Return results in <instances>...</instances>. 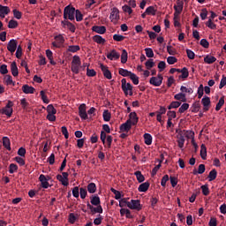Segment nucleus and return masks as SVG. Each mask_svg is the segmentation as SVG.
I'll return each instance as SVG.
<instances>
[{
    "mask_svg": "<svg viewBox=\"0 0 226 226\" xmlns=\"http://www.w3.org/2000/svg\"><path fill=\"white\" fill-rule=\"evenodd\" d=\"M158 164L152 170V176H156L158 170H160V168L162 167V160H156L155 163Z\"/></svg>",
    "mask_w": 226,
    "mask_h": 226,
    "instance_id": "2f4dec72",
    "label": "nucleus"
},
{
    "mask_svg": "<svg viewBox=\"0 0 226 226\" xmlns=\"http://www.w3.org/2000/svg\"><path fill=\"white\" fill-rule=\"evenodd\" d=\"M131 80L132 81V84H134V86L139 85V76H137L135 73H131V76H129Z\"/></svg>",
    "mask_w": 226,
    "mask_h": 226,
    "instance_id": "a18cd8bd",
    "label": "nucleus"
},
{
    "mask_svg": "<svg viewBox=\"0 0 226 226\" xmlns=\"http://www.w3.org/2000/svg\"><path fill=\"white\" fill-rule=\"evenodd\" d=\"M22 91L25 94H34V91H36V89L29 85H24L22 87Z\"/></svg>",
    "mask_w": 226,
    "mask_h": 226,
    "instance_id": "a211bd4d",
    "label": "nucleus"
},
{
    "mask_svg": "<svg viewBox=\"0 0 226 226\" xmlns=\"http://www.w3.org/2000/svg\"><path fill=\"white\" fill-rule=\"evenodd\" d=\"M178 72H180L181 79H188V76L190 75V73L188 72V69L186 67H184L182 70H179Z\"/></svg>",
    "mask_w": 226,
    "mask_h": 226,
    "instance_id": "58836bf2",
    "label": "nucleus"
},
{
    "mask_svg": "<svg viewBox=\"0 0 226 226\" xmlns=\"http://www.w3.org/2000/svg\"><path fill=\"white\" fill-rule=\"evenodd\" d=\"M2 114H4V116H7L8 117H11V115L13 114V109L4 107L2 109Z\"/></svg>",
    "mask_w": 226,
    "mask_h": 226,
    "instance_id": "7c9ffc66",
    "label": "nucleus"
},
{
    "mask_svg": "<svg viewBox=\"0 0 226 226\" xmlns=\"http://www.w3.org/2000/svg\"><path fill=\"white\" fill-rule=\"evenodd\" d=\"M124 38H126V37H124V36H123L121 34H117L113 35V40L115 41H123V40H124Z\"/></svg>",
    "mask_w": 226,
    "mask_h": 226,
    "instance_id": "0e129e2a",
    "label": "nucleus"
},
{
    "mask_svg": "<svg viewBox=\"0 0 226 226\" xmlns=\"http://www.w3.org/2000/svg\"><path fill=\"white\" fill-rule=\"evenodd\" d=\"M184 4L181 1L177 2V4L174 5V17L175 19H179V15H181V11H183Z\"/></svg>",
    "mask_w": 226,
    "mask_h": 226,
    "instance_id": "423d86ee",
    "label": "nucleus"
},
{
    "mask_svg": "<svg viewBox=\"0 0 226 226\" xmlns=\"http://www.w3.org/2000/svg\"><path fill=\"white\" fill-rule=\"evenodd\" d=\"M20 104L24 110H27V109L29 108V102H27V100H26V98L20 100Z\"/></svg>",
    "mask_w": 226,
    "mask_h": 226,
    "instance_id": "864d4df0",
    "label": "nucleus"
},
{
    "mask_svg": "<svg viewBox=\"0 0 226 226\" xmlns=\"http://www.w3.org/2000/svg\"><path fill=\"white\" fill-rule=\"evenodd\" d=\"M75 7L67 5L64 9V20H75Z\"/></svg>",
    "mask_w": 226,
    "mask_h": 226,
    "instance_id": "f03ea898",
    "label": "nucleus"
},
{
    "mask_svg": "<svg viewBox=\"0 0 226 226\" xmlns=\"http://www.w3.org/2000/svg\"><path fill=\"white\" fill-rule=\"evenodd\" d=\"M63 27H67V29H69V31H71V33H75V29H77V27H75V25H73L72 22L68 21V20H63L61 22Z\"/></svg>",
    "mask_w": 226,
    "mask_h": 226,
    "instance_id": "ddd939ff",
    "label": "nucleus"
},
{
    "mask_svg": "<svg viewBox=\"0 0 226 226\" xmlns=\"http://www.w3.org/2000/svg\"><path fill=\"white\" fill-rule=\"evenodd\" d=\"M87 77H95L96 75V71H94V69H87Z\"/></svg>",
    "mask_w": 226,
    "mask_h": 226,
    "instance_id": "338daca9",
    "label": "nucleus"
},
{
    "mask_svg": "<svg viewBox=\"0 0 226 226\" xmlns=\"http://www.w3.org/2000/svg\"><path fill=\"white\" fill-rule=\"evenodd\" d=\"M204 172H206V166L204 164H200L198 170H193V171H192L194 176H197V174H204Z\"/></svg>",
    "mask_w": 226,
    "mask_h": 226,
    "instance_id": "c85d7f7f",
    "label": "nucleus"
},
{
    "mask_svg": "<svg viewBox=\"0 0 226 226\" xmlns=\"http://www.w3.org/2000/svg\"><path fill=\"white\" fill-rule=\"evenodd\" d=\"M167 52L170 56H176V49L172 46H167Z\"/></svg>",
    "mask_w": 226,
    "mask_h": 226,
    "instance_id": "774afa93",
    "label": "nucleus"
},
{
    "mask_svg": "<svg viewBox=\"0 0 226 226\" xmlns=\"http://www.w3.org/2000/svg\"><path fill=\"white\" fill-rule=\"evenodd\" d=\"M72 64H79V65L82 64V62H80V56L75 55L72 57Z\"/></svg>",
    "mask_w": 226,
    "mask_h": 226,
    "instance_id": "13d9d810",
    "label": "nucleus"
},
{
    "mask_svg": "<svg viewBox=\"0 0 226 226\" xmlns=\"http://www.w3.org/2000/svg\"><path fill=\"white\" fill-rule=\"evenodd\" d=\"M79 68H80V65L76 64H72L71 70L72 73H75L76 75L79 74Z\"/></svg>",
    "mask_w": 226,
    "mask_h": 226,
    "instance_id": "4d7b16f0",
    "label": "nucleus"
},
{
    "mask_svg": "<svg viewBox=\"0 0 226 226\" xmlns=\"http://www.w3.org/2000/svg\"><path fill=\"white\" fill-rule=\"evenodd\" d=\"M167 63L168 64H175V63H177V58L176 56H168Z\"/></svg>",
    "mask_w": 226,
    "mask_h": 226,
    "instance_id": "69168bd1",
    "label": "nucleus"
},
{
    "mask_svg": "<svg viewBox=\"0 0 226 226\" xmlns=\"http://www.w3.org/2000/svg\"><path fill=\"white\" fill-rule=\"evenodd\" d=\"M87 192H89L90 193H95L96 192V184H94V183L88 184Z\"/></svg>",
    "mask_w": 226,
    "mask_h": 226,
    "instance_id": "79ce46f5",
    "label": "nucleus"
},
{
    "mask_svg": "<svg viewBox=\"0 0 226 226\" xmlns=\"http://www.w3.org/2000/svg\"><path fill=\"white\" fill-rule=\"evenodd\" d=\"M182 133V135H184V137H185L186 139H193V137H195V132L193 131H181L180 132Z\"/></svg>",
    "mask_w": 226,
    "mask_h": 226,
    "instance_id": "b1692460",
    "label": "nucleus"
},
{
    "mask_svg": "<svg viewBox=\"0 0 226 226\" xmlns=\"http://www.w3.org/2000/svg\"><path fill=\"white\" fill-rule=\"evenodd\" d=\"M103 120L106 122L110 121L111 114L108 109H105L102 113Z\"/></svg>",
    "mask_w": 226,
    "mask_h": 226,
    "instance_id": "c03bdc74",
    "label": "nucleus"
},
{
    "mask_svg": "<svg viewBox=\"0 0 226 226\" xmlns=\"http://www.w3.org/2000/svg\"><path fill=\"white\" fill-rule=\"evenodd\" d=\"M102 201L100 200V196L98 194L92 195L90 197V203L89 201L87 202V209H90V215H102L103 213V207H102Z\"/></svg>",
    "mask_w": 226,
    "mask_h": 226,
    "instance_id": "f257e3e1",
    "label": "nucleus"
},
{
    "mask_svg": "<svg viewBox=\"0 0 226 226\" xmlns=\"http://www.w3.org/2000/svg\"><path fill=\"white\" fill-rule=\"evenodd\" d=\"M206 26L208 27V29H216V24H215L211 19H208V20L206 22Z\"/></svg>",
    "mask_w": 226,
    "mask_h": 226,
    "instance_id": "09e8293b",
    "label": "nucleus"
},
{
    "mask_svg": "<svg viewBox=\"0 0 226 226\" xmlns=\"http://www.w3.org/2000/svg\"><path fill=\"white\" fill-rule=\"evenodd\" d=\"M79 50H80V46L79 45H71L67 49L68 52H72L73 54H75V52H79Z\"/></svg>",
    "mask_w": 226,
    "mask_h": 226,
    "instance_id": "4c0bfd02",
    "label": "nucleus"
},
{
    "mask_svg": "<svg viewBox=\"0 0 226 226\" xmlns=\"http://www.w3.org/2000/svg\"><path fill=\"white\" fill-rule=\"evenodd\" d=\"M216 176H218L216 170H212L208 174V181H215V179H216Z\"/></svg>",
    "mask_w": 226,
    "mask_h": 226,
    "instance_id": "c9c22d12",
    "label": "nucleus"
},
{
    "mask_svg": "<svg viewBox=\"0 0 226 226\" xmlns=\"http://www.w3.org/2000/svg\"><path fill=\"white\" fill-rule=\"evenodd\" d=\"M18 45L19 43L17 42V40L11 39L7 44V50H9L11 54H13L15 50H17Z\"/></svg>",
    "mask_w": 226,
    "mask_h": 226,
    "instance_id": "6e6552de",
    "label": "nucleus"
},
{
    "mask_svg": "<svg viewBox=\"0 0 226 226\" xmlns=\"http://www.w3.org/2000/svg\"><path fill=\"white\" fill-rule=\"evenodd\" d=\"M0 13H3L4 15H8V13H10V7L3 6L0 4Z\"/></svg>",
    "mask_w": 226,
    "mask_h": 226,
    "instance_id": "5fc2aeb1",
    "label": "nucleus"
},
{
    "mask_svg": "<svg viewBox=\"0 0 226 226\" xmlns=\"http://www.w3.org/2000/svg\"><path fill=\"white\" fill-rule=\"evenodd\" d=\"M100 68L104 75L105 78L108 79V80H110V79H112V73L110 72V71L109 70V67H107L106 65H104L103 64H100Z\"/></svg>",
    "mask_w": 226,
    "mask_h": 226,
    "instance_id": "9b49d317",
    "label": "nucleus"
},
{
    "mask_svg": "<svg viewBox=\"0 0 226 226\" xmlns=\"http://www.w3.org/2000/svg\"><path fill=\"white\" fill-rule=\"evenodd\" d=\"M68 172H62V175H56V179L62 183L63 186H68L70 183L68 182Z\"/></svg>",
    "mask_w": 226,
    "mask_h": 226,
    "instance_id": "39448f33",
    "label": "nucleus"
},
{
    "mask_svg": "<svg viewBox=\"0 0 226 226\" xmlns=\"http://www.w3.org/2000/svg\"><path fill=\"white\" fill-rule=\"evenodd\" d=\"M109 19L111 22H114V20L115 22H117V20H119V9H117V7L111 9Z\"/></svg>",
    "mask_w": 226,
    "mask_h": 226,
    "instance_id": "9d476101",
    "label": "nucleus"
},
{
    "mask_svg": "<svg viewBox=\"0 0 226 226\" xmlns=\"http://www.w3.org/2000/svg\"><path fill=\"white\" fill-rule=\"evenodd\" d=\"M74 15L77 22H82V20L84 19V15H82V12L79 10H76Z\"/></svg>",
    "mask_w": 226,
    "mask_h": 226,
    "instance_id": "e433bc0d",
    "label": "nucleus"
},
{
    "mask_svg": "<svg viewBox=\"0 0 226 226\" xmlns=\"http://www.w3.org/2000/svg\"><path fill=\"white\" fill-rule=\"evenodd\" d=\"M47 112H48V114H57V109H56V108H54V105L49 104L47 106Z\"/></svg>",
    "mask_w": 226,
    "mask_h": 226,
    "instance_id": "49530a36",
    "label": "nucleus"
},
{
    "mask_svg": "<svg viewBox=\"0 0 226 226\" xmlns=\"http://www.w3.org/2000/svg\"><path fill=\"white\" fill-rule=\"evenodd\" d=\"M49 179H50L49 177H46V176L43 174L40 175L39 181L41 182V186L42 188L47 189L49 186H50V184H49Z\"/></svg>",
    "mask_w": 226,
    "mask_h": 226,
    "instance_id": "1a4fd4ad",
    "label": "nucleus"
},
{
    "mask_svg": "<svg viewBox=\"0 0 226 226\" xmlns=\"http://www.w3.org/2000/svg\"><path fill=\"white\" fill-rule=\"evenodd\" d=\"M145 54L147 57H154V52L153 51V49L147 48L145 49Z\"/></svg>",
    "mask_w": 226,
    "mask_h": 226,
    "instance_id": "603ef678",
    "label": "nucleus"
},
{
    "mask_svg": "<svg viewBox=\"0 0 226 226\" xmlns=\"http://www.w3.org/2000/svg\"><path fill=\"white\" fill-rule=\"evenodd\" d=\"M19 170V166L15 163H11L9 166V172L10 174H14V172H17Z\"/></svg>",
    "mask_w": 226,
    "mask_h": 226,
    "instance_id": "8fccbe9b",
    "label": "nucleus"
},
{
    "mask_svg": "<svg viewBox=\"0 0 226 226\" xmlns=\"http://www.w3.org/2000/svg\"><path fill=\"white\" fill-rule=\"evenodd\" d=\"M4 81L7 84V86H15V82H13V79L11 75H5Z\"/></svg>",
    "mask_w": 226,
    "mask_h": 226,
    "instance_id": "de8ad7c7",
    "label": "nucleus"
},
{
    "mask_svg": "<svg viewBox=\"0 0 226 226\" xmlns=\"http://www.w3.org/2000/svg\"><path fill=\"white\" fill-rule=\"evenodd\" d=\"M162 82H163V76H162V74H158L157 77H152L149 80V83L152 86H154V87H160Z\"/></svg>",
    "mask_w": 226,
    "mask_h": 226,
    "instance_id": "20e7f679",
    "label": "nucleus"
},
{
    "mask_svg": "<svg viewBox=\"0 0 226 226\" xmlns=\"http://www.w3.org/2000/svg\"><path fill=\"white\" fill-rule=\"evenodd\" d=\"M178 107H181V102H172L169 106V110H171V109H178Z\"/></svg>",
    "mask_w": 226,
    "mask_h": 226,
    "instance_id": "3c124183",
    "label": "nucleus"
},
{
    "mask_svg": "<svg viewBox=\"0 0 226 226\" xmlns=\"http://www.w3.org/2000/svg\"><path fill=\"white\" fill-rule=\"evenodd\" d=\"M177 142L178 144V147L180 149H183V147H185V134H183L181 132L178 133V135L177 136Z\"/></svg>",
    "mask_w": 226,
    "mask_h": 226,
    "instance_id": "f3484780",
    "label": "nucleus"
},
{
    "mask_svg": "<svg viewBox=\"0 0 226 226\" xmlns=\"http://www.w3.org/2000/svg\"><path fill=\"white\" fill-rule=\"evenodd\" d=\"M126 61H128V52L126 49H123L121 55V64H125Z\"/></svg>",
    "mask_w": 226,
    "mask_h": 226,
    "instance_id": "f704fd0d",
    "label": "nucleus"
},
{
    "mask_svg": "<svg viewBox=\"0 0 226 226\" xmlns=\"http://www.w3.org/2000/svg\"><path fill=\"white\" fill-rule=\"evenodd\" d=\"M200 157L202 158V160H206V158L207 157V148L204 144H202L200 147Z\"/></svg>",
    "mask_w": 226,
    "mask_h": 226,
    "instance_id": "cd10ccee",
    "label": "nucleus"
},
{
    "mask_svg": "<svg viewBox=\"0 0 226 226\" xmlns=\"http://www.w3.org/2000/svg\"><path fill=\"white\" fill-rule=\"evenodd\" d=\"M132 130V120H127L125 123L120 125V131L128 133Z\"/></svg>",
    "mask_w": 226,
    "mask_h": 226,
    "instance_id": "4468645a",
    "label": "nucleus"
},
{
    "mask_svg": "<svg viewBox=\"0 0 226 226\" xmlns=\"http://www.w3.org/2000/svg\"><path fill=\"white\" fill-rule=\"evenodd\" d=\"M122 91H124V94H128V91H130L129 94L132 96L133 94V92L132 90L133 89V87L132 86L131 83L126 82V79H122Z\"/></svg>",
    "mask_w": 226,
    "mask_h": 226,
    "instance_id": "7ed1b4c3",
    "label": "nucleus"
},
{
    "mask_svg": "<svg viewBox=\"0 0 226 226\" xmlns=\"http://www.w3.org/2000/svg\"><path fill=\"white\" fill-rule=\"evenodd\" d=\"M107 57L110 61H116V60L119 59V57H121V55L117 51H116V49H113L109 53L107 54Z\"/></svg>",
    "mask_w": 226,
    "mask_h": 226,
    "instance_id": "2eb2a0df",
    "label": "nucleus"
},
{
    "mask_svg": "<svg viewBox=\"0 0 226 226\" xmlns=\"http://www.w3.org/2000/svg\"><path fill=\"white\" fill-rule=\"evenodd\" d=\"M3 146L7 149V151H11V143L10 142L9 137H4L3 138Z\"/></svg>",
    "mask_w": 226,
    "mask_h": 226,
    "instance_id": "412c9836",
    "label": "nucleus"
},
{
    "mask_svg": "<svg viewBox=\"0 0 226 226\" xmlns=\"http://www.w3.org/2000/svg\"><path fill=\"white\" fill-rule=\"evenodd\" d=\"M200 17L201 20H206L207 19V9H202Z\"/></svg>",
    "mask_w": 226,
    "mask_h": 226,
    "instance_id": "052dcab7",
    "label": "nucleus"
},
{
    "mask_svg": "<svg viewBox=\"0 0 226 226\" xmlns=\"http://www.w3.org/2000/svg\"><path fill=\"white\" fill-rule=\"evenodd\" d=\"M40 95L41 97L43 103H50V100H49V98H47V96L45 95V91L41 90L40 92Z\"/></svg>",
    "mask_w": 226,
    "mask_h": 226,
    "instance_id": "6e6d98bb",
    "label": "nucleus"
},
{
    "mask_svg": "<svg viewBox=\"0 0 226 226\" xmlns=\"http://www.w3.org/2000/svg\"><path fill=\"white\" fill-rule=\"evenodd\" d=\"M11 72L13 77H19V67H17V62L11 64Z\"/></svg>",
    "mask_w": 226,
    "mask_h": 226,
    "instance_id": "aec40b11",
    "label": "nucleus"
},
{
    "mask_svg": "<svg viewBox=\"0 0 226 226\" xmlns=\"http://www.w3.org/2000/svg\"><path fill=\"white\" fill-rule=\"evenodd\" d=\"M215 61H216V57L211 55H207L204 57V63H206L207 64H213V63H215Z\"/></svg>",
    "mask_w": 226,
    "mask_h": 226,
    "instance_id": "a878e982",
    "label": "nucleus"
},
{
    "mask_svg": "<svg viewBox=\"0 0 226 226\" xmlns=\"http://www.w3.org/2000/svg\"><path fill=\"white\" fill-rule=\"evenodd\" d=\"M0 73L2 75H6V73H8V65L6 64H2L0 66Z\"/></svg>",
    "mask_w": 226,
    "mask_h": 226,
    "instance_id": "680f3d73",
    "label": "nucleus"
},
{
    "mask_svg": "<svg viewBox=\"0 0 226 226\" xmlns=\"http://www.w3.org/2000/svg\"><path fill=\"white\" fill-rule=\"evenodd\" d=\"M79 117H81V119H87V111L86 110V104L82 103L81 105H79Z\"/></svg>",
    "mask_w": 226,
    "mask_h": 226,
    "instance_id": "f8f14e48",
    "label": "nucleus"
},
{
    "mask_svg": "<svg viewBox=\"0 0 226 226\" xmlns=\"http://www.w3.org/2000/svg\"><path fill=\"white\" fill-rule=\"evenodd\" d=\"M93 41H95V43H99V45H103L106 41L102 35H94L93 37Z\"/></svg>",
    "mask_w": 226,
    "mask_h": 226,
    "instance_id": "c756f323",
    "label": "nucleus"
},
{
    "mask_svg": "<svg viewBox=\"0 0 226 226\" xmlns=\"http://www.w3.org/2000/svg\"><path fill=\"white\" fill-rule=\"evenodd\" d=\"M201 103L204 107V110H209V106L211 105V99L207 96H205L201 99Z\"/></svg>",
    "mask_w": 226,
    "mask_h": 226,
    "instance_id": "6ab92c4d",
    "label": "nucleus"
},
{
    "mask_svg": "<svg viewBox=\"0 0 226 226\" xmlns=\"http://www.w3.org/2000/svg\"><path fill=\"white\" fill-rule=\"evenodd\" d=\"M175 100H178L179 102H186V94L178 93L174 95Z\"/></svg>",
    "mask_w": 226,
    "mask_h": 226,
    "instance_id": "473e14b6",
    "label": "nucleus"
},
{
    "mask_svg": "<svg viewBox=\"0 0 226 226\" xmlns=\"http://www.w3.org/2000/svg\"><path fill=\"white\" fill-rule=\"evenodd\" d=\"M129 121H131V124L135 125L137 123H139V117H137V113L131 112L129 115Z\"/></svg>",
    "mask_w": 226,
    "mask_h": 226,
    "instance_id": "4be33fe9",
    "label": "nucleus"
},
{
    "mask_svg": "<svg viewBox=\"0 0 226 226\" xmlns=\"http://www.w3.org/2000/svg\"><path fill=\"white\" fill-rule=\"evenodd\" d=\"M8 27L9 29H17V27H19V22H17V20L11 19L9 21Z\"/></svg>",
    "mask_w": 226,
    "mask_h": 226,
    "instance_id": "ea45409f",
    "label": "nucleus"
},
{
    "mask_svg": "<svg viewBox=\"0 0 226 226\" xmlns=\"http://www.w3.org/2000/svg\"><path fill=\"white\" fill-rule=\"evenodd\" d=\"M188 109H190V104L188 103H183L180 108L178 109V112L180 114H183L184 112H186V110H188Z\"/></svg>",
    "mask_w": 226,
    "mask_h": 226,
    "instance_id": "37998d69",
    "label": "nucleus"
},
{
    "mask_svg": "<svg viewBox=\"0 0 226 226\" xmlns=\"http://www.w3.org/2000/svg\"><path fill=\"white\" fill-rule=\"evenodd\" d=\"M129 209H136L137 211H140V200H132L128 203Z\"/></svg>",
    "mask_w": 226,
    "mask_h": 226,
    "instance_id": "0eeeda50",
    "label": "nucleus"
},
{
    "mask_svg": "<svg viewBox=\"0 0 226 226\" xmlns=\"http://www.w3.org/2000/svg\"><path fill=\"white\" fill-rule=\"evenodd\" d=\"M46 56L48 57V59L49 60L50 64H52L53 66H56V62L54 61V56H53L54 53H52V50L47 49Z\"/></svg>",
    "mask_w": 226,
    "mask_h": 226,
    "instance_id": "393cba45",
    "label": "nucleus"
},
{
    "mask_svg": "<svg viewBox=\"0 0 226 226\" xmlns=\"http://www.w3.org/2000/svg\"><path fill=\"white\" fill-rule=\"evenodd\" d=\"M224 104H225V99L223 97H221L219 99L218 103L215 106V110L218 112V110H220Z\"/></svg>",
    "mask_w": 226,
    "mask_h": 226,
    "instance_id": "a19ab883",
    "label": "nucleus"
},
{
    "mask_svg": "<svg viewBox=\"0 0 226 226\" xmlns=\"http://www.w3.org/2000/svg\"><path fill=\"white\" fill-rule=\"evenodd\" d=\"M118 73L122 75V77H130L132 75V72L123 68H119Z\"/></svg>",
    "mask_w": 226,
    "mask_h": 226,
    "instance_id": "72a5a7b5",
    "label": "nucleus"
},
{
    "mask_svg": "<svg viewBox=\"0 0 226 226\" xmlns=\"http://www.w3.org/2000/svg\"><path fill=\"white\" fill-rule=\"evenodd\" d=\"M92 31L97 33L98 34H105L107 33V27L103 26H94Z\"/></svg>",
    "mask_w": 226,
    "mask_h": 226,
    "instance_id": "dca6fc26",
    "label": "nucleus"
},
{
    "mask_svg": "<svg viewBox=\"0 0 226 226\" xmlns=\"http://www.w3.org/2000/svg\"><path fill=\"white\" fill-rule=\"evenodd\" d=\"M156 10H154V6H149L146 9L145 12L142 14V17L144 18L145 15H155Z\"/></svg>",
    "mask_w": 226,
    "mask_h": 226,
    "instance_id": "bb28decb",
    "label": "nucleus"
},
{
    "mask_svg": "<svg viewBox=\"0 0 226 226\" xmlns=\"http://www.w3.org/2000/svg\"><path fill=\"white\" fill-rule=\"evenodd\" d=\"M55 40L56 42L59 43L60 46L64 43V37L62 34L55 36Z\"/></svg>",
    "mask_w": 226,
    "mask_h": 226,
    "instance_id": "bf43d9fd",
    "label": "nucleus"
},
{
    "mask_svg": "<svg viewBox=\"0 0 226 226\" xmlns=\"http://www.w3.org/2000/svg\"><path fill=\"white\" fill-rule=\"evenodd\" d=\"M79 194H80V199H86V197H87V190L81 187L79 189Z\"/></svg>",
    "mask_w": 226,
    "mask_h": 226,
    "instance_id": "e2e57ef3",
    "label": "nucleus"
},
{
    "mask_svg": "<svg viewBox=\"0 0 226 226\" xmlns=\"http://www.w3.org/2000/svg\"><path fill=\"white\" fill-rule=\"evenodd\" d=\"M144 142L147 146H151L153 144V136L149 133H145L143 135Z\"/></svg>",
    "mask_w": 226,
    "mask_h": 226,
    "instance_id": "5701e85b",
    "label": "nucleus"
}]
</instances>
